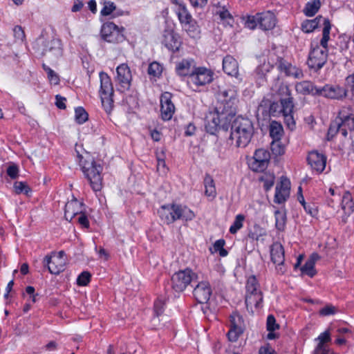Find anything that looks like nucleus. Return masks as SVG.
I'll return each instance as SVG.
<instances>
[{
  "instance_id": "obj_41",
  "label": "nucleus",
  "mask_w": 354,
  "mask_h": 354,
  "mask_svg": "<svg viewBox=\"0 0 354 354\" xmlns=\"http://www.w3.org/2000/svg\"><path fill=\"white\" fill-rule=\"evenodd\" d=\"M162 66L157 62H153L148 67V73L153 77H159L162 72Z\"/></svg>"
},
{
  "instance_id": "obj_33",
  "label": "nucleus",
  "mask_w": 354,
  "mask_h": 354,
  "mask_svg": "<svg viewBox=\"0 0 354 354\" xmlns=\"http://www.w3.org/2000/svg\"><path fill=\"white\" fill-rule=\"evenodd\" d=\"M205 187V194L207 197L214 198L216 196V189L215 183L213 178L209 174H206L203 180Z\"/></svg>"
},
{
  "instance_id": "obj_40",
  "label": "nucleus",
  "mask_w": 354,
  "mask_h": 354,
  "mask_svg": "<svg viewBox=\"0 0 354 354\" xmlns=\"http://www.w3.org/2000/svg\"><path fill=\"white\" fill-rule=\"evenodd\" d=\"M42 68L47 73V77L50 82L54 85H57L59 83V75L45 64H42Z\"/></svg>"
},
{
  "instance_id": "obj_56",
  "label": "nucleus",
  "mask_w": 354,
  "mask_h": 354,
  "mask_svg": "<svg viewBox=\"0 0 354 354\" xmlns=\"http://www.w3.org/2000/svg\"><path fill=\"white\" fill-rule=\"evenodd\" d=\"M259 13H257L255 16H249L245 22V25L250 29H254L259 24Z\"/></svg>"
},
{
  "instance_id": "obj_39",
  "label": "nucleus",
  "mask_w": 354,
  "mask_h": 354,
  "mask_svg": "<svg viewBox=\"0 0 354 354\" xmlns=\"http://www.w3.org/2000/svg\"><path fill=\"white\" fill-rule=\"evenodd\" d=\"M177 211L178 215H179V219L182 218L185 221H191L195 216L194 212L186 206L183 207L182 205H178Z\"/></svg>"
},
{
  "instance_id": "obj_14",
  "label": "nucleus",
  "mask_w": 354,
  "mask_h": 354,
  "mask_svg": "<svg viewBox=\"0 0 354 354\" xmlns=\"http://www.w3.org/2000/svg\"><path fill=\"white\" fill-rule=\"evenodd\" d=\"M318 93V95L337 100H342L347 95L346 89L337 85L326 84L319 88Z\"/></svg>"
},
{
  "instance_id": "obj_48",
  "label": "nucleus",
  "mask_w": 354,
  "mask_h": 354,
  "mask_svg": "<svg viewBox=\"0 0 354 354\" xmlns=\"http://www.w3.org/2000/svg\"><path fill=\"white\" fill-rule=\"evenodd\" d=\"M353 115L350 113V109L346 107L342 108L338 113L337 119L339 120L338 122V127L340 128L347 119H348Z\"/></svg>"
},
{
  "instance_id": "obj_16",
  "label": "nucleus",
  "mask_w": 354,
  "mask_h": 354,
  "mask_svg": "<svg viewBox=\"0 0 354 354\" xmlns=\"http://www.w3.org/2000/svg\"><path fill=\"white\" fill-rule=\"evenodd\" d=\"M212 295V287L207 281L198 282L193 290L195 299L200 304H206Z\"/></svg>"
},
{
  "instance_id": "obj_34",
  "label": "nucleus",
  "mask_w": 354,
  "mask_h": 354,
  "mask_svg": "<svg viewBox=\"0 0 354 354\" xmlns=\"http://www.w3.org/2000/svg\"><path fill=\"white\" fill-rule=\"evenodd\" d=\"M331 25L328 19H324V28L322 31V38L320 41L321 48L327 49L328 41L330 39V31Z\"/></svg>"
},
{
  "instance_id": "obj_55",
  "label": "nucleus",
  "mask_w": 354,
  "mask_h": 354,
  "mask_svg": "<svg viewBox=\"0 0 354 354\" xmlns=\"http://www.w3.org/2000/svg\"><path fill=\"white\" fill-rule=\"evenodd\" d=\"M115 9V6L113 2H106L104 8L101 10V15L102 16H108L112 13Z\"/></svg>"
},
{
  "instance_id": "obj_57",
  "label": "nucleus",
  "mask_w": 354,
  "mask_h": 354,
  "mask_svg": "<svg viewBox=\"0 0 354 354\" xmlns=\"http://www.w3.org/2000/svg\"><path fill=\"white\" fill-rule=\"evenodd\" d=\"M336 313V308L332 305H328L319 310V315L322 316H328L334 315Z\"/></svg>"
},
{
  "instance_id": "obj_62",
  "label": "nucleus",
  "mask_w": 354,
  "mask_h": 354,
  "mask_svg": "<svg viewBox=\"0 0 354 354\" xmlns=\"http://www.w3.org/2000/svg\"><path fill=\"white\" fill-rule=\"evenodd\" d=\"M259 354H276L274 350L269 345L267 344L261 346L259 351Z\"/></svg>"
},
{
  "instance_id": "obj_51",
  "label": "nucleus",
  "mask_w": 354,
  "mask_h": 354,
  "mask_svg": "<svg viewBox=\"0 0 354 354\" xmlns=\"http://www.w3.org/2000/svg\"><path fill=\"white\" fill-rule=\"evenodd\" d=\"M290 191L287 190L286 194H285L282 189L276 190L274 194V201L276 203L281 204L284 203L289 196Z\"/></svg>"
},
{
  "instance_id": "obj_10",
  "label": "nucleus",
  "mask_w": 354,
  "mask_h": 354,
  "mask_svg": "<svg viewBox=\"0 0 354 354\" xmlns=\"http://www.w3.org/2000/svg\"><path fill=\"white\" fill-rule=\"evenodd\" d=\"M101 35L104 40L109 43L118 44L124 40V36L122 31L112 22L103 24Z\"/></svg>"
},
{
  "instance_id": "obj_43",
  "label": "nucleus",
  "mask_w": 354,
  "mask_h": 354,
  "mask_svg": "<svg viewBox=\"0 0 354 354\" xmlns=\"http://www.w3.org/2000/svg\"><path fill=\"white\" fill-rule=\"evenodd\" d=\"M245 219V217L243 214H238L233 224L230 227V232L231 234H236L239 230H240L243 227V222Z\"/></svg>"
},
{
  "instance_id": "obj_19",
  "label": "nucleus",
  "mask_w": 354,
  "mask_h": 354,
  "mask_svg": "<svg viewBox=\"0 0 354 354\" xmlns=\"http://www.w3.org/2000/svg\"><path fill=\"white\" fill-rule=\"evenodd\" d=\"M241 317L238 314H233L230 316V330L227 335L229 341L235 342L243 333L241 326Z\"/></svg>"
},
{
  "instance_id": "obj_58",
  "label": "nucleus",
  "mask_w": 354,
  "mask_h": 354,
  "mask_svg": "<svg viewBox=\"0 0 354 354\" xmlns=\"http://www.w3.org/2000/svg\"><path fill=\"white\" fill-rule=\"evenodd\" d=\"M165 303L162 300L158 299L154 303V312L157 317L161 315L164 310Z\"/></svg>"
},
{
  "instance_id": "obj_15",
  "label": "nucleus",
  "mask_w": 354,
  "mask_h": 354,
  "mask_svg": "<svg viewBox=\"0 0 354 354\" xmlns=\"http://www.w3.org/2000/svg\"><path fill=\"white\" fill-rule=\"evenodd\" d=\"M116 82L120 86L122 91H128L131 87L132 75L127 64H121L116 68Z\"/></svg>"
},
{
  "instance_id": "obj_31",
  "label": "nucleus",
  "mask_w": 354,
  "mask_h": 354,
  "mask_svg": "<svg viewBox=\"0 0 354 354\" xmlns=\"http://www.w3.org/2000/svg\"><path fill=\"white\" fill-rule=\"evenodd\" d=\"M326 19L322 16H317L314 19H306L301 23V30L306 33L312 32L319 26L321 22L324 24V19Z\"/></svg>"
},
{
  "instance_id": "obj_36",
  "label": "nucleus",
  "mask_w": 354,
  "mask_h": 354,
  "mask_svg": "<svg viewBox=\"0 0 354 354\" xmlns=\"http://www.w3.org/2000/svg\"><path fill=\"white\" fill-rule=\"evenodd\" d=\"M283 129L281 124L276 121H272L270 125V136L272 140H281Z\"/></svg>"
},
{
  "instance_id": "obj_21",
  "label": "nucleus",
  "mask_w": 354,
  "mask_h": 354,
  "mask_svg": "<svg viewBox=\"0 0 354 354\" xmlns=\"http://www.w3.org/2000/svg\"><path fill=\"white\" fill-rule=\"evenodd\" d=\"M44 266H46L48 271L53 274H59L64 271L66 266L64 258L46 256L44 260Z\"/></svg>"
},
{
  "instance_id": "obj_28",
  "label": "nucleus",
  "mask_w": 354,
  "mask_h": 354,
  "mask_svg": "<svg viewBox=\"0 0 354 354\" xmlns=\"http://www.w3.org/2000/svg\"><path fill=\"white\" fill-rule=\"evenodd\" d=\"M341 206L342 209L344 213V215L342 216V221L346 222L347 217L349 216L354 211V203L350 192H346L344 194Z\"/></svg>"
},
{
  "instance_id": "obj_27",
  "label": "nucleus",
  "mask_w": 354,
  "mask_h": 354,
  "mask_svg": "<svg viewBox=\"0 0 354 354\" xmlns=\"http://www.w3.org/2000/svg\"><path fill=\"white\" fill-rule=\"evenodd\" d=\"M223 69L228 75L236 76L239 73L238 62L233 57L227 55L223 60Z\"/></svg>"
},
{
  "instance_id": "obj_60",
  "label": "nucleus",
  "mask_w": 354,
  "mask_h": 354,
  "mask_svg": "<svg viewBox=\"0 0 354 354\" xmlns=\"http://www.w3.org/2000/svg\"><path fill=\"white\" fill-rule=\"evenodd\" d=\"M78 223L84 227L88 228L89 227V221L85 214L83 212L79 214V216L77 218Z\"/></svg>"
},
{
  "instance_id": "obj_61",
  "label": "nucleus",
  "mask_w": 354,
  "mask_h": 354,
  "mask_svg": "<svg viewBox=\"0 0 354 354\" xmlns=\"http://www.w3.org/2000/svg\"><path fill=\"white\" fill-rule=\"evenodd\" d=\"M55 100H56L55 104L57 108H59L60 109H66V106L65 104V102L66 101V97H64L59 95H57L55 96Z\"/></svg>"
},
{
  "instance_id": "obj_45",
  "label": "nucleus",
  "mask_w": 354,
  "mask_h": 354,
  "mask_svg": "<svg viewBox=\"0 0 354 354\" xmlns=\"http://www.w3.org/2000/svg\"><path fill=\"white\" fill-rule=\"evenodd\" d=\"M302 274H306L310 277H313L317 272L315 269V265L313 262L306 261L305 264L301 268Z\"/></svg>"
},
{
  "instance_id": "obj_6",
  "label": "nucleus",
  "mask_w": 354,
  "mask_h": 354,
  "mask_svg": "<svg viewBox=\"0 0 354 354\" xmlns=\"http://www.w3.org/2000/svg\"><path fill=\"white\" fill-rule=\"evenodd\" d=\"M245 305L247 308H259L263 301V293L260 285L254 275L250 276L246 282Z\"/></svg>"
},
{
  "instance_id": "obj_24",
  "label": "nucleus",
  "mask_w": 354,
  "mask_h": 354,
  "mask_svg": "<svg viewBox=\"0 0 354 354\" xmlns=\"http://www.w3.org/2000/svg\"><path fill=\"white\" fill-rule=\"evenodd\" d=\"M196 68L195 62L193 59H183L176 64V72L179 76H189L191 77Z\"/></svg>"
},
{
  "instance_id": "obj_26",
  "label": "nucleus",
  "mask_w": 354,
  "mask_h": 354,
  "mask_svg": "<svg viewBox=\"0 0 354 354\" xmlns=\"http://www.w3.org/2000/svg\"><path fill=\"white\" fill-rule=\"evenodd\" d=\"M278 67L279 69L284 72L287 76H292L297 79H301L304 77L303 72L300 68L282 59L280 60Z\"/></svg>"
},
{
  "instance_id": "obj_38",
  "label": "nucleus",
  "mask_w": 354,
  "mask_h": 354,
  "mask_svg": "<svg viewBox=\"0 0 354 354\" xmlns=\"http://www.w3.org/2000/svg\"><path fill=\"white\" fill-rule=\"evenodd\" d=\"M275 216V226L279 231H283L285 229L286 223V212L281 210H276L274 212Z\"/></svg>"
},
{
  "instance_id": "obj_35",
  "label": "nucleus",
  "mask_w": 354,
  "mask_h": 354,
  "mask_svg": "<svg viewBox=\"0 0 354 354\" xmlns=\"http://www.w3.org/2000/svg\"><path fill=\"white\" fill-rule=\"evenodd\" d=\"M320 6L321 2L319 0H312L306 4L304 13L307 17H313L318 12Z\"/></svg>"
},
{
  "instance_id": "obj_54",
  "label": "nucleus",
  "mask_w": 354,
  "mask_h": 354,
  "mask_svg": "<svg viewBox=\"0 0 354 354\" xmlns=\"http://www.w3.org/2000/svg\"><path fill=\"white\" fill-rule=\"evenodd\" d=\"M14 37L17 41H23L25 39V32L21 26H16L13 28Z\"/></svg>"
},
{
  "instance_id": "obj_42",
  "label": "nucleus",
  "mask_w": 354,
  "mask_h": 354,
  "mask_svg": "<svg viewBox=\"0 0 354 354\" xmlns=\"http://www.w3.org/2000/svg\"><path fill=\"white\" fill-rule=\"evenodd\" d=\"M270 148L272 153L276 156H281L285 152V147L280 140H272Z\"/></svg>"
},
{
  "instance_id": "obj_11",
  "label": "nucleus",
  "mask_w": 354,
  "mask_h": 354,
  "mask_svg": "<svg viewBox=\"0 0 354 354\" xmlns=\"http://www.w3.org/2000/svg\"><path fill=\"white\" fill-rule=\"evenodd\" d=\"M213 80V73L205 67H196L189 79L190 86L196 88L209 84Z\"/></svg>"
},
{
  "instance_id": "obj_9",
  "label": "nucleus",
  "mask_w": 354,
  "mask_h": 354,
  "mask_svg": "<svg viewBox=\"0 0 354 354\" xmlns=\"http://www.w3.org/2000/svg\"><path fill=\"white\" fill-rule=\"evenodd\" d=\"M327 58L328 50L316 46L309 53L307 65L310 69L317 71L326 63Z\"/></svg>"
},
{
  "instance_id": "obj_44",
  "label": "nucleus",
  "mask_w": 354,
  "mask_h": 354,
  "mask_svg": "<svg viewBox=\"0 0 354 354\" xmlns=\"http://www.w3.org/2000/svg\"><path fill=\"white\" fill-rule=\"evenodd\" d=\"M113 95H101V101L102 106L107 113H110L113 107Z\"/></svg>"
},
{
  "instance_id": "obj_49",
  "label": "nucleus",
  "mask_w": 354,
  "mask_h": 354,
  "mask_svg": "<svg viewBox=\"0 0 354 354\" xmlns=\"http://www.w3.org/2000/svg\"><path fill=\"white\" fill-rule=\"evenodd\" d=\"M91 278V273L88 271H84L78 276L77 283L82 286H86L90 282Z\"/></svg>"
},
{
  "instance_id": "obj_47",
  "label": "nucleus",
  "mask_w": 354,
  "mask_h": 354,
  "mask_svg": "<svg viewBox=\"0 0 354 354\" xmlns=\"http://www.w3.org/2000/svg\"><path fill=\"white\" fill-rule=\"evenodd\" d=\"M88 113L84 108L80 106L75 109V120L79 124H83L88 120Z\"/></svg>"
},
{
  "instance_id": "obj_8",
  "label": "nucleus",
  "mask_w": 354,
  "mask_h": 354,
  "mask_svg": "<svg viewBox=\"0 0 354 354\" xmlns=\"http://www.w3.org/2000/svg\"><path fill=\"white\" fill-rule=\"evenodd\" d=\"M198 279V274L189 268L179 270L171 277V287L177 292H183L192 281Z\"/></svg>"
},
{
  "instance_id": "obj_53",
  "label": "nucleus",
  "mask_w": 354,
  "mask_h": 354,
  "mask_svg": "<svg viewBox=\"0 0 354 354\" xmlns=\"http://www.w3.org/2000/svg\"><path fill=\"white\" fill-rule=\"evenodd\" d=\"M279 326L276 322L275 317L272 315H269L267 318V330L269 332L274 331L278 329Z\"/></svg>"
},
{
  "instance_id": "obj_3",
  "label": "nucleus",
  "mask_w": 354,
  "mask_h": 354,
  "mask_svg": "<svg viewBox=\"0 0 354 354\" xmlns=\"http://www.w3.org/2000/svg\"><path fill=\"white\" fill-rule=\"evenodd\" d=\"M216 111L225 113L230 118L235 116L239 103L238 91L235 86L219 89L216 93Z\"/></svg>"
},
{
  "instance_id": "obj_63",
  "label": "nucleus",
  "mask_w": 354,
  "mask_h": 354,
  "mask_svg": "<svg viewBox=\"0 0 354 354\" xmlns=\"http://www.w3.org/2000/svg\"><path fill=\"white\" fill-rule=\"evenodd\" d=\"M313 354H333L327 346H318L314 351Z\"/></svg>"
},
{
  "instance_id": "obj_20",
  "label": "nucleus",
  "mask_w": 354,
  "mask_h": 354,
  "mask_svg": "<svg viewBox=\"0 0 354 354\" xmlns=\"http://www.w3.org/2000/svg\"><path fill=\"white\" fill-rule=\"evenodd\" d=\"M178 205H162L158 211L159 216L161 220L167 223L170 224L174 223L175 221L179 219V215H178Z\"/></svg>"
},
{
  "instance_id": "obj_22",
  "label": "nucleus",
  "mask_w": 354,
  "mask_h": 354,
  "mask_svg": "<svg viewBox=\"0 0 354 354\" xmlns=\"http://www.w3.org/2000/svg\"><path fill=\"white\" fill-rule=\"evenodd\" d=\"M83 209H84V203L73 197L65 205L64 217L66 220L71 221L76 215L82 213Z\"/></svg>"
},
{
  "instance_id": "obj_5",
  "label": "nucleus",
  "mask_w": 354,
  "mask_h": 354,
  "mask_svg": "<svg viewBox=\"0 0 354 354\" xmlns=\"http://www.w3.org/2000/svg\"><path fill=\"white\" fill-rule=\"evenodd\" d=\"M38 47L39 55L45 57L49 61H56L63 55V44L61 39L52 38L51 39H41Z\"/></svg>"
},
{
  "instance_id": "obj_37",
  "label": "nucleus",
  "mask_w": 354,
  "mask_h": 354,
  "mask_svg": "<svg viewBox=\"0 0 354 354\" xmlns=\"http://www.w3.org/2000/svg\"><path fill=\"white\" fill-rule=\"evenodd\" d=\"M176 12L181 24L193 19L185 4H180V7H178Z\"/></svg>"
},
{
  "instance_id": "obj_2",
  "label": "nucleus",
  "mask_w": 354,
  "mask_h": 354,
  "mask_svg": "<svg viewBox=\"0 0 354 354\" xmlns=\"http://www.w3.org/2000/svg\"><path fill=\"white\" fill-rule=\"evenodd\" d=\"M79 158L82 171L89 182L91 188L95 192L100 191L103 185L102 166L95 162L94 158L89 155L79 156Z\"/></svg>"
},
{
  "instance_id": "obj_50",
  "label": "nucleus",
  "mask_w": 354,
  "mask_h": 354,
  "mask_svg": "<svg viewBox=\"0 0 354 354\" xmlns=\"http://www.w3.org/2000/svg\"><path fill=\"white\" fill-rule=\"evenodd\" d=\"M290 180L285 176H281L280 178V182L276 186V190L282 189L283 192L286 194L287 190L290 191Z\"/></svg>"
},
{
  "instance_id": "obj_12",
  "label": "nucleus",
  "mask_w": 354,
  "mask_h": 354,
  "mask_svg": "<svg viewBox=\"0 0 354 354\" xmlns=\"http://www.w3.org/2000/svg\"><path fill=\"white\" fill-rule=\"evenodd\" d=\"M270 154L264 149H258L255 151L249 165L252 170L256 172L264 171L270 162Z\"/></svg>"
},
{
  "instance_id": "obj_1",
  "label": "nucleus",
  "mask_w": 354,
  "mask_h": 354,
  "mask_svg": "<svg viewBox=\"0 0 354 354\" xmlns=\"http://www.w3.org/2000/svg\"><path fill=\"white\" fill-rule=\"evenodd\" d=\"M230 133L227 144L236 147H245L251 141L254 134L252 121L242 116H238L230 122Z\"/></svg>"
},
{
  "instance_id": "obj_29",
  "label": "nucleus",
  "mask_w": 354,
  "mask_h": 354,
  "mask_svg": "<svg viewBox=\"0 0 354 354\" xmlns=\"http://www.w3.org/2000/svg\"><path fill=\"white\" fill-rule=\"evenodd\" d=\"M100 96L113 95L114 90L111 77L104 72L100 73Z\"/></svg>"
},
{
  "instance_id": "obj_7",
  "label": "nucleus",
  "mask_w": 354,
  "mask_h": 354,
  "mask_svg": "<svg viewBox=\"0 0 354 354\" xmlns=\"http://www.w3.org/2000/svg\"><path fill=\"white\" fill-rule=\"evenodd\" d=\"M233 118L227 115L225 113H220L216 111L214 109V112L210 113L209 116H207L205 129L207 133L212 135L216 134L220 129L227 131Z\"/></svg>"
},
{
  "instance_id": "obj_23",
  "label": "nucleus",
  "mask_w": 354,
  "mask_h": 354,
  "mask_svg": "<svg viewBox=\"0 0 354 354\" xmlns=\"http://www.w3.org/2000/svg\"><path fill=\"white\" fill-rule=\"evenodd\" d=\"M162 44L169 50L177 51L180 46L178 35L172 30H165L162 34Z\"/></svg>"
},
{
  "instance_id": "obj_46",
  "label": "nucleus",
  "mask_w": 354,
  "mask_h": 354,
  "mask_svg": "<svg viewBox=\"0 0 354 354\" xmlns=\"http://www.w3.org/2000/svg\"><path fill=\"white\" fill-rule=\"evenodd\" d=\"M14 189L15 192L18 194L24 193L28 196L29 193L31 192V189L28 185L24 182H15L14 183Z\"/></svg>"
},
{
  "instance_id": "obj_30",
  "label": "nucleus",
  "mask_w": 354,
  "mask_h": 354,
  "mask_svg": "<svg viewBox=\"0 0 354 354\" xmlns=\"http://www.w3.org/2000/svg\"><path fill=\"white\" fill-rule=\"evenodd\" d=\"M295 89L302 95L312 94L313 95H318L319 88L315 86L310 81H302L296 84Z\"/></svg>"
},
{
  "instance_id": "obj_64",
  "label": "nucleus",
  "mask_w": 354,
  "mask_h": 354,
  "mask_svg": "<svg viewBox=\"0 0 354 354\" xmlns=\"http://www.w3.org/2000/svg\"><path fill=\"white\" fill-rule=\"evenodd\" d=\"M342 126L346 127V128H348V129L350 131H354V116H351L348 119L344 122Z\"/></svg>"
},
{
  "instance_id": "obj_59",
  "label": "nucleus",
  "mask_w": 354,
  "mask_h": 354,
  "mask_svg": "<svg viewBox=\"0 0 354 354\" xmlns=\"http://www.w3.org/2000/svg\"><path fill=\"white\" fill-rule=\"evenodd\" d=\"M6 171L12 179H15L18 176L19 169L16 165H12L8 166Z\"/></svg>"
},
{
  "instance_id": "obj_52",
  "label": "nucleus",
  "mask_w": 354,
  "mask_h": 354,
  "mask_svg": "<svg viewBox=\"0 0 354 354\" xmlns=\"http://www.w3.org/2000/svg\"><path fill=\"white\" fill-rule=\"evenodd\" d=\"M317 340L319 341L318 346H326L325 345L326 343L330 342L331 341L330 334L328 330H326L324 333H321Z\"/></svg>"
},
{
  "instance_id": "obj_25",
  "label": "nucleus",
  "mask_w": 354,
  "mask_h": 354,
  "mask_svg": "<svg viewBox=\"0 0 354 354\" xmlns=\"http://www.w3.org/2000/svg\"><path fill=\"white\" fill-rule=\"evenodd\" d=\"M258 19L259 27L263 30H272L274 28L277 22L276 17L271 11L259 13Z\"/></svg>"
},
{
  "instance_id": "obj_17",
  "label": "nucleus",
  "mask_w": 354,
  "mask_h": 354,
  "mask_svg": "<svg viewBox=\"0 0 354 354\" xmlns=\"http://www.w3.org/2000/svg\"><path fill=\"white\" fill-rule=\"evenodd\" d=\"M171 97L172 94L169 92H165L160 96V113L163 120H171L175 112L176 109Z\"/></svg>"
},
{
  "instance_id": "obj_18",
  "label": "nucleus",
  "mask_w": 354,
  "mask_h": 354,
  "mask_svg": "<svg viewBox=\"0 0 354 354\" xmlns=\"http://www.w3.org/2000/svg\"><path fill=\"white\" fill-rule=\"evenodd\" d=\"M307 161L313 170L320 174L326 167V157L323 153L313 151L308 153Z\"/></svg>"
},
{
  "instance_id": "obj_13",
  "label": "nucleus",
  "mask_w": 354,
  "mask_h": 354,
  "mask_svg": "<svg viewBox=\"0 0 354 354\" xmlns=\"http://www.w3.org/2000/svg\"><path fill=\"white\" fill-rule=\"evenodd\" d=\"M271 260L277 265V272L283 274L286 269L283 266L285 261L284 249L282 245L279 242H274L270 247Z\"/></svg>"
},
{
  "instance_id": "obj_32",
  "label": "nucleus",
  "mask_w": 354,
  "mask_h": 354,
  "mask_svg": "<svg viewBox=\"0 0 354 354\" xmlns=\"http://www.w3.org/2000/svg\"><path fill=\"white\" fill-rule=\"evenodd\" d=\"M181 25L183 30L187 32L190 37L198 38L200 37V28L198 26L197 22L194 19H192Z\"/></svg>"
},
{
  "instance_id": "obj_4",
  "label": "nucleus",
  "mask_w": 354,
  "mask_h": 354,
  "mask_svg": "<svg viewBox=\"0 0 354 354\" xmlns=\"http://www.w3.org/2000/svg\"><path fill=\"white\" fill-rule=\"evenodd\" d=\"M287 97L281 98L280 102H274L270 104L269 113L273 117H278L282 115L286 120L288 125L290 127L291 124L295 126L293 121L292 111L294 108L293 97H291L289 88L287 86L284 87Z\"/></svg>"
}]
</instances>
